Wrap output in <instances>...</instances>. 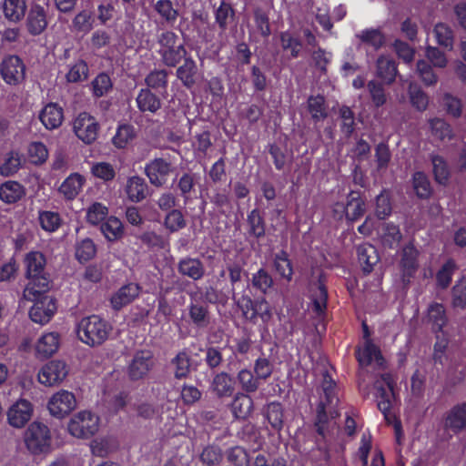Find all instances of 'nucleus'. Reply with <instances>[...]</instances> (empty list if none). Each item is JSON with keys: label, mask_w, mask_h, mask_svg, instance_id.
<instances>
[{"label": "nucleus", "mask_w": 466, "mask_h": 466, "mask_svg": "<svg viewBox=\"0 0 466 466\" xmlns=\"http://www.w3.org/2000/svg\"><path fill=\"white\" fill-rule=\"evenodd\" d=\"M267 151L278 171L284 170L285 167L292 162V154H289L286 147H280L277 143H269L267 146Z\"/></svg>", "instance_id": "a19ab883"}, {"label": "nucleus", "mask_w": 466, "mask_h": 466, "mask_svg": "<svg viewBox=\"0 0 466 466\" xmlns=\"http://www.w3.org/2000/svg\"><path fill=\"white\" fill-rule=\"evenodd\" d=\"M178 271L184 276L198 280L205 273L202 262L198 258H187L178 263Z\"/></svg>", "instance_id": "c03bdc74"}, {"label": "nucleus", "mask_w": 466, "mask_h": 466, "mask_svg": "<svg viewBox=\"0 0 466 466\" xmlns=\"http://www.w3.org/2000/svg\"><path fill=\"white\" fill-rule=\"evenodd\" d=\"M264 211L255 208L247 214L246 235L248 238L259 240L266 236L267 223Z\"/></svg>", "instance_id": "dca6fc26"}, {"label": "nucleus", "mask_w": 466, "mask_h": 466, "mask_svg": "<svg viewBox=\"0 0 466 466\" xmlns=\"http://www.w3.org/2000/svg\"><path fill=\"white\" fill-rule=\"evenodd\" d=\"M59 348V334L48 332L43 334L35 345V353L38 358L47 359L51 357Z\"/></svg>", "instance_id": "cd10ccee"}, {"label": "nucleus", "mask_w": 466, "mask_h": 466, "mask_svg": "<svg viewBox=\"0 0 466 466\" xmlns=\"http://www.w3.org/2000/svg\"><path fill=\"white\" fill-rule=\"evenodd\" d=\"M68 67V72L66 74V79L68 83H78L87 79L89 68L84 59L76 60Z\"/></svg>", "instance_id": "5fc2aeb1"}, {"label": "nucleus", "mask_w": 466, "mask_h": 466, "mask_svg": "<svg viewBox=\"0 0 466 466\" xmlns=\"http://www.w3.org/2000/svg\"><path fill=\"white\" fill-rule=\"evenodd\" d=\"M452 304L455 308H466V277H462L458 281L451 290Z\"/></svg>", "instance_id": "774afa93"}, {"label": "nucleus", "mask_w": 466, "mask_h": 466, "mask_svg": "<svg viewBox=\"0 0 466 466\" xmlns=\"http://www.w3.org/2000/svg\"><path fill=\"white\" fill-rule=\"evenodd\" d=\"M46 294L40 293L35 299H29L34 301L29 310V317L33 322L46 324L56 311V300Z\"/></svg>", "instance_id": "9d476101"}, {"label": "nucleus", "mask_w": 466, "mask_h": 466, "mask_svg": "<svg viewBox=\"0 0 466 466\" xmlns=\"http://www.w3.org/2000/svg\"><path fill=\"white\" fill-rule=\"evenodd\" d=\"M214 7L215 23L220 31L224 32L228 29L230 22L234 21L236 10L229 2L221 0L218 7Z\"/></svg>", "instance_id": "f704fd0d"}, {"label": "nucleus", "mask_w": 466, "mask_h": 466, "mask_svg": "<svg viewBox=\"0 0 466 466\" xmlns=\"http://www.w3.org/2000/svg\"><path fill=\"white\" fill-rule=\"evenodd\" d=\"M33 406L30 401L21 399L8 410V423L15 428H23L31 419Z\"/></svg>", "instance_id": "f3484780"}, {"label": "nucleus", "mask_w": 466, "mask_h": 466, "mask_svg": "<svg viewBox=\"0 0 466 466\" xmlns=\"http://www.w3.org/2000/svg\"><path fill=\"white\" fill-rule=\"evenodd\" d=\"M24 440L27 450L32 454L45 453L51 446L50 430L46 424L34 421L25 431Z\"/></svg>", "instance_id": "39448f33"}, {"label": "nucleus", "mask_w": 466, "mask_h": 466, "mask_svg": "<svg viewBox=\"0 0 466 466\" xmlns=\"http://www.w3.org/2000/svg\"><path fill=\"white\" fill-rule=\"evenodd\" d=\"M141 288L139 284L129 282L119 288L110 298V304L113 309L118 311L124 307L131 304L138 298Z\"/></svg>", "instance_id": "a211bd4d"}, {"label": "nucleus", "mask_w": 466, "mask_h": 466, "mask_svg": "<svg viewBox=\"0 0 466 466\" xmlns=\"http://www.w3.org/2000/svg\"><path fill=\"white\" fill-rule=\"evenodd\" d=\"M168 72L167 69H154L150 71L145 77L147 88L158 91L160 93L167 92L168 86Z\"/></svg>", "instance_id": "49530a36"}, {"label": "nucleus", "mask_w": 466, "mask_h": 466, "mask_svg": "<svg viewBox=\"0 0 466 466\" xmlns=\"http://www.w3.org/2000/svg\"><path fill=\"white\" fill-rule=\"evenodd\" d=\"M188 52L183 43L175 51L160 55V60L167 67H177L183 59L188 56Z\"/></svg>", "instance_id": "69168bd1"}, {"label": "nucleus", "mask_w": 466, "mask_h": 466, "mask_svg": "<svg viewBox=\"0 0 466 466\" xmlns=\"http://www.w3.org/2000/svg\"><path fill=\"white\" fill-rule=\"evenodd\" d=\"M157 42L159 46L157 50L159 56L175 51L179 46V43H181L178 35L172 30H164L158 34Z\"/></svg>", "instance_id": "603ef678"}, {"label": "nucleus", "mask_w": 466, "mask_h": 466, "mask_svg": "<svg viewBox=\"0 0 466 466\" xmlns=\"http://www.w3.org/2000/svg\"><path fill=\"white\" fill-rule=\"evenodd\" d=\"M237 380L242 390L241 392L247 394L255 393L262 383L254 371L247 368L241 369L238 372Z\"/></svg>", "instance_id": "37998d69"}, {"label": "nucleus", "mask_w": 466, "mask_h": 466, "mask_svg": "<svg viewBox=\"0 0 466 466\" xmlns=\"http://www.w3.org/2000/svg\"><path fill=\"white\" fill-rule=\"evenodd\" d=\"M427 323L431 326L434 333L442 332L444 326L448 322L446 310L441 303L433 302L429 305L427 309Z\"/></svg>", "instance_id": "c85d7f7f"}, {"label": "nucleus", "mask_w": 466, "mask_h": 466, "mask_svg": "<svg viewBox=\"0 0 466 466\" xmlns=\"http://www.w3.org/2000/svg\"><path fill=\"white\" fill-rule=\"evenodd\" d=\"M366 212V202L360 191L351 190L346 199V204L337 202L333 207L334 217L338 219L346 218L348 224L360 219Z\"/></svg>", "instance_id": "20e7f679"}, {"label": "nucleus", "mask_w": 466, "mask_h": 466, "mask_svg": "<svg viewBox=\"0 0 466 466\" xmlns=\"http://www.w3.org/2000/svg\"><path fill=\"white\" fill-rule=\"evenodd\" d=\"M402 235L399 226L393 222L384 223L382 226L381 243L384 248H394L400 241Z\"/></svg>", "instance_id": "6e6d98bb"}, {"label": "nucleus", "mask_w": 466, "mask_h": 466, "mask_svg": "<svg viewBox=\"0 0 466 466\" xmlns=\"http://www.w3.org/2000/svg\"><path fill=\"white\" fill-rule=\"evenodd\" d=\"M309 299L312 303V311L318 318H324L327 313L329 293L326 284L319 277L315 287L310 289Z\"/></svg>", "instance_id": "6ab92c4d"}, {"label": "nucleus", "mask_w": 466, "mask_h": 466, "mask_svg": "<svg viewBox=\"0 0 466 466\" xmlns=\"http://www.w3.org/2000/svg\"><path fill=\"white\" fill-rule=\"evenodd\" d=\"M188 316L191 322L198 328H206L209 324V311L208 306L197 302H190L187 306Z\"/></svg>", "instance_id": "8fccbe9b"}, {"label": "nucleus", "mask_w": 466, "mask_h": 466, "mask_svg": "<svg viewBox=\"0 0 466 466\" xmlns=\"http://www.w3.org/2000/svg\"><path fill=\"white\" fill-rule=\"evenodd\" d=\"M321 389L323 396L320 397L319 402L338 406L337 383L328 371L323 374Z\"/></svg>", "instance_id": "3c124183"}, {"label": "nucleus", "mask_w": 466, "mask_h": 466, "mask_svg": "<svg viewBox=\"0 0 466 466\" xmlns=\"http://www.w3.org/2000/svg\"><path fill=\"white\" fill-rule=\"evenodd\" d=\"M355 357L360 367H368L373 360L379 362L383 360L380 348L373 343L372 339H366L363 347L358 346L355 350Z\"/></svg>", "instance_id": "b1692460"}, {"label": "nucleus", "mask_w": 466, "mask_h": 466, "mask_svg": "<svg viewBox=\"0 0 466 466\" xmlns=\"http://www.w3.org/2000/svg\"><path fill=\"white\" fill-rule=\"evenodd\" d=\"M2 10L5 18L17 24L21 22L26 14L27 5L25 0H4Z\"/></svg>", "instance_id": "c756f323"}, {"label": "nucleus", "mask_w": 466, "mask_h": 466, "mask_svg": "<svg viewBox=\"0 0 466 466\" xmlns=\"http://www.w3.org/2000/svg\"><path fill=\"white\" fill-rule=\"evenodd\" d=\"M76 405L75 395L70 391L62 390L51 397L47 407L53 416L64 418L76 408Z\"/></svg>", "instance_id": "f8f14e48"}, {"label": "nucleus", "mask_w": 466, "mask_h": 466, "mask_svg": "<svg viewBox=\"0 0 466 466\" xmlns=\"http://www.w3.org/2000/svg\"><path fill=\"white\" fill-rule=\"evenodd\" d=\"M110 330L111 326L108 322L97 315L83 318L76 328L79 339L90 347L104 343L107 339Z\"/></svg>", "instance_id": "f03ea898"}, {"label": "nucleus", "mask_w": 466, "mask_h": 466, "mask_svg": "<svg viewBox=\"0 0 466 466\" xmlns=\"http://www.w3.org/2000/svg\"><path fill=\"white\" fill-rule=\"evenodd\" d=\"M307 109L315 123L328 117L326 99L322 95L309 96L307 100Z\"/></svg>", "instance_id": "ea45409f"}, {"label": "nucleus", "mask_w": 466, "mask_h": 466, "mask_svg": "<svg viewBox=\"0 0 466 466\" xmlns=\"http://www.w3.org/2000/svg\"><path fill=\"white\" fill-rule=\"evenodd\" d=\"M211 390L220 399L233 396L235 385L232 376L226 371L216 374L211 382Z\"/></svg>", "instance_id": "bb28decb"}, {"label": "nucleus", "mask_w": 466, "mask_h": 466, "mask_svg": "<svg viewBox=\"0 0 466 466\" xmlns=\"http://www.w3.org/2000/svg\"><path fill=\"white\" fill-rule=\"evenodd\" d=\"M100 129L95 116L87 112H81L73 121V131L83 143L90 145L97 138Z\"/></svg>", "instance_id": "6e6552de"}, {"label": "nucleus", "mask_w": 466, "mask_h": 466, "mask_svg": "<svg viewBox=\"0 0 466 466\" xmlns=\"http://www.w3.org/2000/svg\"><path fill=\"white\" fill-rule=\"evenodd\" d=\"M265 416L271 428L276 431H280L284 426V410L279 401H271L267 404Z\"/></svg>", "instance_id": "a18cd8bd"}, {"label": "nucleus", "mask_w": 466, "mask_h": 466, "mask_svg": "<svg viewBox=\"0 0 466 466\" xmlns=\"http://www.w3.org/2000/svg\"><path fill=\"white\" fill-rule=\"evenodd\" d=\"M39 120L46 129H56L63 123L64 109L58 104L50 102L40 111Z\"/></svg>", "instance_id": "412c9836"}, {"label": "nucleus", "mask_w": 466, "mask_h": 466, "mask_svg": "<svg viewBox=\"0 0 466 466\" xmlns=\"http://www.w3.org/2000/svg\"><path fill=\"white\" fill-rule=\"evenodd\" d=\"M357 36L360 40L375 50L380 49L385 42V37L380 29L368 28L362 30Z\"/></svg>", "instance_id": "680f3d73"}, {"label": "nucleus", "mask_w": 466, "mask_h": 466, "mask_svg": "<svg viewBox=\"0 0 466 466\" xmlns=\"http://www.w3.org/2000/svg\"><path fill=\"white\" fill-rule=\"evenodd\" d=\"M413 187L418 198H429L432 194V188L428 177L422 171H417L412 177Z\"/></svg>", "instance_id": "13d9d810"}, {"label": "nucleus", "mask_w": 466, "mask_h": 466, "mask_svg": "<svg viewBox=\"0 0 466 466\" xmlns=\"http://www.w3.org/2000/svg\"><path fill=\"white\" fill-rule=\"evenodd\" d=\"M136 100L141 112L156 113L161 107L159 97L149 88L140 89Z\"/></svg>", "instance_id": "58836bf2"}, {"label": "nucleus", "mask_w": 466, "mask_h": 466, "mask_svg": "<svg viewBox=\"0 0 466 466\" xmlns=\"http://www.w3.org/2000/svg\"><path fill=\"white\" fill-rule=\"evenodd\" d=\"M48 25L47 13L40 4H32L25 18V28L32 36L40 35L45 32Z\"/></svg>", "instance_id": "4468645a"}, {"label": "nucleus", "mask_w": 466, "mask_h": 466, "mask_svg": "<svg viewBox=\"0 0 466 466\" xmlns=\"http://www.w3.org/2000/svg\"><path fill=\"white\" fill-rule=\"evenodd\" d=\"M457 269L458 266L455 260L453 258L447 259L436 273L437 286L441 289H447L451 285L452 276Z\"/></svg>", "instance_id": "864d4df0"}, {"label": "nucleus", "mask_w": 466, "mask_h": 466, "mask_svg": "<svg viewBox=\"0 0 466 466\" xmlns=\"http://www.w3.org/2000/svg\"><path fill=\"white\" fill-rule=\"evenodd\" d=\"M253 400L249 394L238 392L234 395L230 410L236 420L248 419L253 410Z\"/></svg>", "instance_id": "393cba45"}, {"label": "nucleus", "mask_w": 466, "mask_h": 466, "mask_svg": "<svg viewBox=\"0 0 466 466\" xmlns=\"http://www.w3.org/2000/svg\"><path fill=\"white\" fill-rule=\"evenodd\" d=\"M85 181V177L82 175L78 173L70 174L63 181L58 190L66 199L73 200L82 190Z\"/></svg>", "instance_id": "2f4dec72"}, {"label": "nucleus", "mask_w": 466, "mask_h": 466, "mask_svg": "<svg viewBox=\"0 0 466 466\" xmlns=\"http://www.w3.org/2000/svg\"><path fill=\"white\" fill-rule=\"evenodd\" d=\"M96 254V246L91 238H86L76 244V258L79 262L89 261Z\"/></svg>", "instance_id": "e2e57ef3"}, {"label": "nucleus", "mask_w": 466, "mask_h": 466, "mask_svg": "<svg viewBox=\"0 0 466 466\" xmlns=\"http://www.w3.org/2000/svg\"><path fill=\"white\" fill-rule=\"evenodd\" d=\"M434 180L440 185H447L451 177L450 167L445 158L439 155H431Z\"/></svg>", "instance_id": "de8ad7c7"}, {"label": "nucleus", "mask_w": 466, "mask_h": 466, "mask_svg": "<svg viewBox=\"0 0 466 466\" xmlns=\"http://www.w3.org/2000/svg\"><path fill=\"white\" fill-rule=\"evenodd\" d=\"M228 461L234 466H249V455L240 446H234L227 451Z\"/></svg>", "instance_id": "338daca9"}, {"label": "nucleus", "mask_w": 466, "mask_h": 466, "mask_svg": "<svg viewBox=\"0 0 466 466\" xmlns=\"http://www.w3.org/2000/svg\"><path fill=\"white\" fill-rule=\"evenodd\" d=\"M125 191L131 202L139 203L147 197L148 186L145 178L133 176L127 179Z\"/></svg>", "instance_id": "a878e982"}, {"label": "nucleus", "mask_w": 466, "mask_h": 466, "mask_svg": "<svg viewBox=\"0 0 466 466\" xmlns=\"http://www.w3.org/2000/svg\"><path fill=\"white\" fill-rule=\"evenodd\" d=\"M100 230L107 241L114 242L124 236V226L116 217H108L100 226Z\"/></svg>", "instance_id": "4c0bfd02"}, {"label": "nucleus", "mask_w": 466, "mask_h": 466, "mask_svg": "<svg viewBox=\"0 0 466 466\" xmlns=\"http://www.w3.org/2000/svg\"><path fill=\"white\" fill-rule=\"evenodd\" d=\"M99 418L90 411L84 410L76 414L68 423V431L71 435L88 439L98 431Z\"/></svg>", "instance_id": "423d86ee"}, {"label": "nucleus", "mask_w": 466, "mask_h": 466, "mask_svg": "<svg viewBox=\"0 0 466 466\" xmlns=\"http://www.w3.org/2000/svg\"><path fill=\"white\" fill-rule=\"evenodd\" d=\"M419 251L412 245L408 244L402 249L400 267L403 274L408 277H412L419 268Z\"/></svg>", "instance_id": "c9c22d12"}, {"label": "nucleus", "mask_w": 466, "mask_h": 466, "mask_svg": "<svg viewBox=\"0 0 466 466\" xmlns=\"http://www.w3.org/2000/svg\"><path fill=\"white\" fill-rule=\"evenodd\" d=\"M113 87L110 76L105 73H99L91 82L93 96L101 97L106 95Z\"/></svg>", "instance_id": "052dcab7"}, {"label": "nucleus", "mask_w": 466, "mask_h": 466, "mask_svg": "<svg viewBox=\"0 0 466 466\" xmlns=\"http://www.w3.org/2000/svg\"><path fill=\"white\" fill-rule=\"evenodd\" d=\"M66 364L61 360H51L45 364L38 372V380L46 386L61 382L67 375Z\"/></svg>", "instance_id": "2eb2a0df"}, {"label": "nucleus", "mask_w": 466, "mask_h": 466, "mask_svg": "<svg viewBox=\"0 0 466 466\" xmlns=\"http://www.w3.org/2000/svg\"><path fill=\"white\" fill-rule=\"evenodd\" d=\"M175 368L174 376L177 380L186 379L190 373L191 358L186 349L180 350L172 360Z\"/></svg>", "instance_id": "09e8293b"}, {"label": "nucleus", "mask_w": 466, "mask_h": 466, "mask_svg": "<svg viewBox=\"0 0 466 466\" xmlns=\"http://www.w3.org/2000/svg\"><path fill=\"white\" fill-rule=\"evenodd\" d=\"M171 162L162 158L156 157L146 164L145 172L150 183L155 187H162L166 184L167 177L172 172Z\"/></svg>", "instance_id": "ddd939ff"}, {"label": "nucleus", "mask_w": 466, "mask_h": 466, "mask_svg": "<svg viewBox=\"0 0 466 466\" xmlns=\"http://www.w3.org/2000/svg\"><path fill=\"white\" fill-rule=\"evenodd\" d=\"M25 277L28 283L23 297L25 299H35L40 293L50 289V275L46 271V258L40 251H30L25 257Z\"/></svg>", "instance_id": "f257e3e1"}, {"label": "nucleus", "mask_w": 466, "mask_h": 466, "mask_svg": "<svg viewBox=\"0 0 466 466\" xmlns=\"http://www.w3.org/2000/svg\"><path fill=\"white\" fill-rule=\"evenodd\" d=\"M273 268L276 273L287 282L292 280L294 269L292 261L289 258V253L281 249L274 255Z\"/></svg>", "instance_id": "473e14b6"}, {"label": "nucleus", "mask_w": 466, "mask_h": 466, "mask_svg": "<svg viewBox=\"0 0 466 466\" xmlns=\"http://www.w3.org/2000/svg\"><path fill=\"white\" fill-rule=\"evenodd\" d=\"M25 195V187L17 181L8 180L0 186V199L6 204L16 203Z\"/></svg>", "instance_id": "72a5a7b5"}, {"label": "nucleus", "mask_w": 466, "mask_h": 466, "mask_svg": "<svg viewBox=\"0 0 466 466\" xmlns=\"http://www.w3.org/2000/svg\"><path fill=\"white\" fill-rule=\"evenodd\" d=\"M183 64L177 66L176 76L182 86L191 89L197 83L198 65L191 55L182 60Z\"/></svg>", "instance_id": "4be33fe9"}, {"label": "nucleus", "mask_w": 466, "mask_h": 466, "mask_svg": "<svg viewBox=\"0 0 466 466\" xmlns=\"http://www.w3.org/2000/svg\"><path fill=\"white\" fill-rule=\"evenodd\" d=\"M445 426L454 433L466 428V401L453 406L445 418Z\"/></svg>", "instance_id": "7c9ffc66"}, {"label": "nucleus", "mask_w": 466, "mask_h": 466, "mask_svg": "<svg viewBox=\"0 0 466 466\" xmlns=\"http://www.w3.org/2000/svg\"><path fill=\"white\" fill-rule=\"evenodd\" d=\"M164 226L170 232H177L186 228L187 222L182 211L177 208L168 211L164 219Z\"/></svg>", "instance_id": "0e129e2a"}, {"label": "nucleus", "mask_w": 466, "mask_h": 466, "mask_svg": "<svg viewBox=\"0 0 466 466\" xmlns=\"http://www.w3.org/2000/svg\"><path fill=\"white\" fill-rule=\"evenodd\" d=\"M395 380L393 376L389 373H382L380 380L374 383L376 390L375 397L378 409L383 414L385 420H389L391 410V399L394 397Z\"/></svg>", "instance_id": "0eeeda50"}, {"label": "nucleus", "mask_w": 466, "mask_h": 466, "mask_svg": "<svg viewBox=\"0 0 466 466\" xmlns=\"http://www.w3.org/2000/svg\"><path fill=\"white\" fill-rule=\"evenodd\" d=\"M154 366V355L151 350H137L127 368V374L131 380L144 379Z\"/></svg>", "instance_id": "9b49d317"}, {"label": "nucleus", "mask_w": 466, "mask_h": 466, "mask_svg": "<svg viewBox=\"0 0 466 466\" xmlns=\"http://www.w3.org/2000/svg\"><path fill=\"white\" fill-rule=\"evenodd\" d=\"M237 304L245 319L254 325L260 320L264 328H268L273 317V310L264 297L253 299L248 295H243L238 299Z\"/></svg>", "instance_id": "7ed1b4c3"}, {"label": "nucleus", "mask_w": 466, "mask_h": 466, "mask_svg": "<svg viewBox=\"0 0 466 466\" xmlns=\"http://www.w3.org/2000/svg\"><path fill=\"white\" fill-rule=\"evenodd\" d=\"M153 7L167 25L173 26L175 25L179 12L175 8L171 0H157Z\"/></svg>", "instance_id": "79ce46f5"}, {"label": "nucleus", "mask_w": 466, "mask_h": 466, "mask_svg": "<svg viewBox=\"0 0 466 466\" xmlns=\"http://www.w3.org/2000/svg\"><path fill=\"white\" fill-rule=\"evenodd\" d=\"M357 256L364 275L371 273L374 266L380 261L377 248L370 243H363L358 246Z\"/></svg>", "instance_id": "5701e85b"}, {"label": "nucleus", "mask_w": 466, "mask_h": 466, "mask_svg": "<svg viewBox=\"0 0 466 466\" xmlns=\"http://www.w3.org/2000/svg\"><path fill=\"white\" fill-rule=\"evenodd\" d=\"M25 65L16 55L5 56L0 64V75L5 84L17 86L25 78Z\"/></svg>", "instance_id": "1a4fd4ad"}, {"label": "nucleus", "mask_w": 466, "mask_h": 466, "mask_svg": "<svg viewBox=\"0 0 466 466\" xmlns=\"http://www.w3.org/2000/svg\"><path fill=\"white\" fill-rule=\"evenodd\" d=\"M434 36L437 43L451 50L453 47L454 36L452 29L444 23H438L433 29Z\"/></svg>", "instance_id": "bf43d9fd"}, {"label": "nucleus", "mask_w": 466, "mask_h": 466, "mask_svg": "<svg viewBox=\"0 0 466 466\" xmlns=\"http://www.w3.org/2000/svg\"><path fill=\"white\" fill-rule=\"evenodd\" d=\"M339 416L337 406L319 402L316 408L314 426L318 435L325 437L330 420Z\"/></svg>", "instance_id": "aec40b11"}, {"label": "nucleus", "mask_w": 466, "mask_h": 466, "mask_svg": "<svg viewBox=\"0 0 466 466\" xmlns=\"http://www.w3.org/2000/svg\"><path fill=\"white\" fill-rule=\"evenodd\" d=\"M136 137L135 128L130 124L119 125L112 138L114 146L117 148H125Z\"/></svg>", "instance_id": "4d7b16f0"}, {"label": "nucleus", "mask_w": 466, "mask_h": 466, "mask_svg": "<svg viewBox=\"0 0 466 466\" xmlns=\"http://www.w3.org/2000/svg\"><path fill=\"white\" fill-rule=\"evenodd\" d=\"M377 76L384 81L386 84H392L398 73L396 62L389 57L380 56L377 59Z\"/></svg>", "instance_id": "e433bc0d"}]
</instances>
